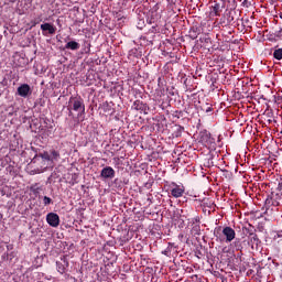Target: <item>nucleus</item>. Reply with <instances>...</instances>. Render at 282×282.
I'll return each mask as SVG.
<instances>
[{
	"label": "nucleus",
	"mask_w": 282,
	"mask_h": 282,
	"mask_svg": "<svg viewBox=\"0 0 282 282\" xmlns=\"http://www.w3.org/2000/svg\"><path fill=\"white\" fill-rule=\"evenodd\" d=\"M264 206L267 210H274V208H279V206H282V194L272 192L267 197Z\"/></svg>",
	"instance_id": "nucleus-1"
},
{
	"label": "nucleus",
	"mask_w": 282,
	"mask_h": 282,
	"mask_svg": "<svg viewBox=\"0 0 282 282\" xmlns=\"http://www.w3.org/2000/svg\"><path fill=\"white\" fill-rule=\"evenodd\" d=\"M68 110H69V116H72V110L73 111H80L85 112V100L80 96L76 97H70L68 101Z\"/></svg>",
	"instance_id": "nucleus-2"
},
{
	"label": "nucleus",
	"mask_w": 282,
	"mask_h": 282,
	"mask_svg": "<svg viewBox=\"0 0 282 282\" xmlns=\"http://www.w3.org/2000/svg\"><path fill=\"white\" fill-rule=\"evenodd\" d=\"M171 195L175 199H180V197H184V194L186 193V187L184 185H178L175 182H172L171 185Z\"/></svg>",
	"instance_id": "nucleus-3"
},
{
	"label": "nucleus",
	"mask_w": 282,
	"mask_h": 282,
	"mask_svg": "<svg viewBox=\"0 0 282 282\" xmlns=\"http://www.w3.org/2000/svg\"><path fill=\"white\" fill-rule=\"evenodd\" d=\"M46 223L52 228H58V226H61V217L56 213H48L46 215Z\"/></svg>",
	"instance_id": "nucleus-4"
},
{
	"label": "nucleus",
	"mask_w": 282,
	"mask_h": 282,
	"mask_svg": "<svg viewBox=\"0 0 282 282\" xmlns=\"http://www.w3.org/2000/svg\"><path fill=\"white\" fill-rule=\"evenodd\" d=\"M200 142H203V144H205L206 147H214L215 138H213V134H210V132L204 130L203 132H200Z\"/></svg>",
	"instance_id": "nucleus-5"
},
{
	"label": "nucleus",
	"mask_w": 282,
	"mask_h": 282,
	"mask_svg": "<svg viewBox=\"0 0 282 282\" xmlns=\"http://www.w3.org/2000/svg\"><path fill=\"white\" fill-rule=\"evenodd\" d=\"M223 235L225 237L226 243L235 241V238L237 237V232L235 231V229H232V227L223 228Z\"/></svg>",
	"instance_id": "nucleus-6"
},
{
	"label": "nucleus",
	"mask_w": 282,
	"mask_h": 282,
	"mask_svg": "<svg viewBox=\"0 0 282 282\" xmlns=\"http://www.w3.org/2000/svg\"><path fill=\"white\" fill-rule=\"evenodd\" d=\"M56 268L59 274H65V272H67V269L69 268V261L67 260V257L63 256L61 258V261L56 262Z\"/></svg>",
	"instance_id": "nucleus-7"
},
{
	"label": "nucleus",
	"mask_w": 282,
	"mask_h": 282,
	"mask_svg": "<svg viewBox=\"0 0 282 282\" xmlns=\"http://www.w3.org/2000/svg\"><path fill=\"white\" fill-rule=\"evenodd\" d=\"M100 177L102 180H113L116 177V170L111 166H106L100 171Z\"/></svg>",
	"instance_id": "nucleus-8"
},
{
	"label": "nucleus",
	"mask_w": 282,
	"mask_h": 282,
	"mask_svg": "<svg viewBox=\"0 0 282 282\" xmlns=\"http://www.w3.org/2000/svg\"><path fill=\"white\" fill-rule=\"evenodd\" d=\"M18 95H20L21 98H28V96L32 95V88L28 84H22L18 87Z\"/></svg>",
	"instance_id": "nucleus-9"
},
{
	"label": "nucleus",
	"mask_w": 282,
	"mask_h": 282,
	"mask_svg": "<svg viewBox=\"0 0 282 282\" xmlns=\"http://www.w3.org/2000/svg\"><path fill=\"white\" fill-rule=\"evenodd\" d=\"M224 8H226L225 2H214V6H212V14L213 17H221V12H224Z\"/></svg>",
	"instance_id": "nucleus-10"
},
{
	"label": "nucleus",
	"mask_w": 282,
	"mask_h": 282,
	"mask_svg": "<svg viewBox=\"0 0 282 282\" xmlns=\"http://www.w3.org/2000/svg\"><path fill=\"white\" fill-rule=\"evenodd\" d=\"M248 239H249V246H251L252 250L261 246V239H259V236L256 232H250L248 236Z\"/></svg>",
	"instance_id": "nucleus-11"
},
{
	"label": "nucleus",
	"mask_w": 282,
	"mask_h": 282,
	"mask_svg": "<svg viewBox=\"0 0 282 282\" xmlns=\"http://www.w3.org/2000/svg\"><path fill=\"white\" fill-rule=\"evenodd\" d=\"M41 30L44 36H47L46 32H48V34H56V26L47 22L44 24H41Z\"/></svg>",
	"instance_id": "nucleus-12"
},
{
	"label": "nucleus",
	"mask_w": 282,
	"mask_h": 282,
	"mask_svg": "<svg viewBox=\"0 0 282 282\" xmlns=\"http://www.w3.org/2000/svg\"><path fill=\"white\" fill-rule=\"evenodd\" d=\"M133 109H135V111H142L145 115L149 113V105L144 104L143 101L140 100H135L133 102Z\"/></svg>",
	"instance_id": "nucleus-13"
},
{
	"label": "nucleus",
	"mask_w": 282,
	"mask_h": 282,
	"mask_svg": "<svg viewBox=\"0 0 282 282\" xmlns=\"http://www.w3.org/2000/svg\"><path fill=\"white\" fill-rule=\"evenodd\" d=\"M65 50H72L76 52V50H80V44L76 41H69L65 44Z\"/></svg>",
	"instance_id": "nucleus-14"
},
{
	"label": "nucleus",
	"mask_w": 282,
	"mask_h": 282,
	"mask_svg": "<svg viewBox=\"0 0 282 282\" xmlns=\"http://www.w3.org/2000/svg\"><path fill=\"white\" fill-rule=\"evenodd\" d=\"M234 250H237V252H241L243 250V243L241 242V239H236L232 243H231Z\"/></svg>",
	"instance_id": "nucleus-15"
},
{
	"label": "nucleus",
	"mask_w": 282,
	"mask_h": 282,
	"mask_svg": "<svg viewBox=\"0 0 282 282\" xmlns=\"http://www.w3.org/2000/svg\"><path fill=\"white\" fill-rule=\"evenodd\" d=\"M272 56H273V58H275V61H282V48H280L279 46H275L273 48Z\"/></svg>",
	"instance_id": "nucleus-16"
},
{
	"label": "nucleus",
	"mask_w": 282,
	"mask_h": 282,
	"mask_svg": "<svg viewBox=\"0 0 282 282\" xmlns=\"http://www.w3.org/2000/svg\"><path fill=\"white\" fill-rule=\"evenodd\" d=\"M61 160V152L56 150L51 151V162H58Z\"/></svg>",
	"instance_id": "nucleus-17"
},
{
	"label": "nucleus",
	"mask_w": 282,
	"mask_h": 282,
	"mask_svg": "<svg viewBox=\"0 0 282 282\" xmlns=\"http://www.w3.org/2000/svg\"><path fill=\"white\" fill-rule=\"evenodd\" d=\"M191 232L192 235H202V227L199 224H193Z\"/></svg>",
	"instance_id": "nucleus-18"
},
{
	"label": "nucleus",
	"mask_w": 282,
	"mask_h": 282,
	"mask_svg": "<svg viewBox=\"0 0 282 282\" xmlns=\"http://www.w3.org/2000/svg\"><path fill=\"white\" fill-rule=\"evenodd\" d=\"M30 191L33 195H39V193H41V187L39 186V183L31 185Z\"/></svg>",
	"instance_id": "nucleus-19"
},
{
	"label": "nucleus",
	"mask_w": 282,
	"mask_h": 282,
	"mask_svg": "<svg viewBox=\"0 0 282 282\" xmlns=\"http://www.w3.org/2000/svg\"><path fill=\"white\" fill-rule=\"evenodd\" d=\"M41 158H42V160H45L46 162H52V156H51L50 152H43L41 154Z\"/></svg>",
	"instance_id": "nucleus-20"
},
{
	"label": "nucleus",
	"mask_w": 282,
	"mask_h": 282,
	"mask_svg": "<svg viewBox=\"0 0 282 282\" xmlns=\"http://www.w3.org/2000/svg\"><path fill=\"white\" fill-rule=\"evenodd\" d=\"M43 204L44 206H50V204H54V200H52V198H50L48 196H44Z\"/></svg>",
	"instance_id": "nucleus-21"
},
{
	"label": "nucleus",
	"mask_w": 282,
	"mask_h": 282,
	"mask_svg": "<svg viewBox=\"0 0 282 282\" xmlns=\"http://www.w3.org/2000/svg\"><path fill=\"white\" fill-rule=\"evenodd\" d=\"M155 14V12H151V18H148V22L150 23V25L152 24V23H155V18L153 17Z\"/></svg>",
	"instance_id": "nucleus-22"
},
{
	"label": "nucleus",
	"mask_w": 282,
	"mask_h": 282,
	"mask_svg": "<svg viewBox=\"0 0 282 282\" xmlns=\"http://www.w3.org/2000/svg\"><path fill=\"white\" fill-rule=\"evenodd\" d=\"M205 111H206V113H210L213 111V106H210L209 104H206Z\"/></svg>",
	"instance_id": "nucleus-23"
},
{
	"label": "nucleus",
	"mask_w": 282,
	"mask_h": 282,
	"mask_svg": "<svg viewBox=\"0 0 282 282\" xmlns=\"http://www.w3.org/2000/svg\"><path fill=\"white\" fill-rule=\"evenodd\" d=\"M137 28H139V30H142V28H144V20H140Z\"/></svg>",
	"instance_id": "nucleus-24"
},
{
	"label": "nucleus",
	"mask_w": 282,
	"mask_h": 282,
	"mask_svg": "<svg viewBox=\"0 0 282 282\" xmlns=\"http://www.w3.org/2000/svg\"><path fill=\"white\" fill-rule=\"evenodd\" d=\"M276 37L282 41V29L276 33Z\"/></svg>",
	"instance_id": "nucleus-25"
},
{
	"label": "nucleus",
	"mask_w": 282,
	"mask_h": 282,
	"mask_svg": "<svg viewBox=\"0 0 282 282\" xmlns=\"http://www.w3.org/2000/svg\"><path fill=\"white\" fill-rule=\"evenodd\" d=\"M117 19H118V21H120L121 19H124V17H122V14H120V13H117Z\"/></svg>",
	"instance_id": "nucleus-26"
},
{
	"label": "nucleus",
	"mask_w": 282,
	"mask_h": 282,
	"mask_svg": "<svg viewBox=\"0 0 282 282\" xmlns=\"http://www.w3.org/2000/svg\"><path fill=\"white\" fill-rule=\"evenodd\" d=\"M280 19H282V11L280 12Z\"/></svg>",
	"instance_id": "nucleus-27"
},
{
	"label": "nucleus",
	"mask_w": 282,
	"mask_h": 282,
	"mask_svg": "<svg viewBox=\"0 0 282 282\" xmlns=\"http://www.w3.org/2000/svg\"><path fill=\"white\" fill-rule=\"evenodd\" d=\"M238 257H241V253H238Z\"/></svg>",
	"instance_id": "nucleus-28"
},
{
	"label": "nucleus",
	"mask_w": 282,
	"mask_h": 282,
	"mask_svg": "<svg viewBox=\"0 0 282 282\" xmlns=\"http://www.w3.org/2000/svg\"><path fill=\"white\" fill-rule=\"evenodd\" d=\"M36 25V22H34L33 26Z\"/></svg>",
	"instance_id": "nucleus-29"
},
{
	"label": "nucleus",
	"mask_w": 282,
	"mask_h": 282,
	"mask_svg": "<svg viewBox=\"0 0 282 282\" xmlns=\"http://www.w3.org/2000/svg\"><path fill=\"white\" fill-rule=\"evenodd\" d=\"M163 254H166V251H164Z\"/></svg>",
	"instance_id": "nucleus-30"
},
{
	"label": "nucleus",
	"mask_w": 282,
	"mask_h": 282,
	"mask_svg": "<svg viewBox=\"0 0 282 282\" xmlns=\"http://www.w3.org/2000/svg\"><path fill=\"white\" fill-rule=\"evenodd\" d=\"M280 1H282V0H280Z\"/></svg>",
	"instance_id": "nucleus-31"
}]
</instances>
